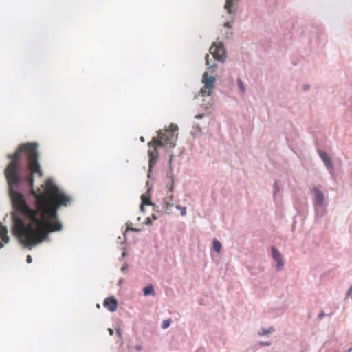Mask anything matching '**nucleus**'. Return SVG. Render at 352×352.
I'll list each match as a JSON object with an SVG mask.
<instances>
[{"label":"nucleus","instance_id":"24","mask_svg":"<svg viewBox=\"0 0 352 352\" xmlns=\"http://www.w3.org/2000/svg\"><path fill=\"white\" fill-rule=\"evenodd\" d=\"M324 316V311H321L319 314H318V318L319 319H321L323 316Z\"/></svg>","mask_w":352,"mask_h":352},{"label":"nucleus","instance_id":"14","mask_svg":"<svg viewBox=\"0 0 352 352\" xmlns=\"http://www.w3.org/2000/svg\"><path fill=\"white\" fill-rule=\"evenodd\" d=\"M212 89L213 88H210L208 85H204V87L201 88L200 91V94H201L202 96H210V94L212 93Z\"/></svg>","mask_w":352,"mask_h":352},{"label":"nucleus","instance_id":"31","mask_svg":"<svg viewBox=\"0 0 352 352\" xmlns=\"http://www.w3.org/2000/svg\"><path fill=\"white\" fill-rule=\"evenodd\" d=\"M352 351V346L349 348L346 352H351Z\"/></svg>","mask_w":352,"mask_h":352},{"label":"nucleus","instance_id":"16","mask_svg":"<svg viewBox=\"0 0 352 352\" xmlns=\"http://www.w3.org/2000/svg\"><path fill=\"white\" fill-rule=\"evenodd\" d=\"M171 323V319H167L164 320L162 323V329H167L169 327L170 324Z\"/></svg>","mask_w":352,"mask_h":352},{"label":"nucleus","instance_id":"5","mask_svg":"<svg viewBox=\"0 0 352 352\" xmlns=\"http://www.w3.org/2000/svg\"><path fill=\"white\" fill-rule=\"evenodd\" d=\"M210 52L218 60L224 61L226 50L222 43H214L210 48Z\"/></svg>","mask_w":352,"mask_h":352},{"label":"nucleus","instance_id":"19","mask_svg":"<svg viewBox=\"0 0 352 352\" xmlns=\"http://www.w3.org/2000/svg\"><path fill=\"white\" fill-rule=\"evenodd\" d=\"M271 332L272 331H258V335L261 336L269 338Z\"/></svg>","mask_w":352,"mask_h":352},{"label":"nucleus","instance_id":"4","mask_svg":"<svg viewBox=\"0 0 352 352\" xmlns=\"http://www.w3.org/2000/svg\"><path fill=\"white\" fill-rule=\"evenodd\" d=\"M166 186L168 188V192L167 193V196L164 198L162 205L164 212L167 214H170L173 207L174 206L173 194L174 190V181L173 178H170V181Z\"/></svg>","mask_w":352,"mask_h":352},{"label":"nucleus","instance_id":"11","mask_svg":"<svg viewBox=\"0 0 352 352\" xmlns=\"http://www.w3.org/2000/svg\"><path fill=\"white\" fill-rule=\"evenodd\" d=\"M0 239L4 243H8L9 241V236H8V229L1 223H0Z\"/></svg>","mask_w":352,"mask_h":352},{"label":"nucleus","instance_id":"17","mask_svg":"<svg viewBox=\"0 0 352 352\" xmlns=\"http://www.w3.org/2000/svg\"><path fill=\"white\" fill-rule=\"evenodd\" d=\"M176 208L179 210V211H181V215L182 216H186V207H182L180 205H177L176 206Z\"/></svg>","mask_w":352,"mask_h":352},{"label":"nucleus","instance_id":"34","mask_svg":"<svg viewBox=\"0 0 352 352\" xmlns=\"http://www.w3.org/2000/svg\"><path fill=\"white\" fill-rule=\"evenodd\" d=\"M3 246V244L0 241V248H1Z\"/></svg>","mask_w":352,"mask_h":352},{"label":"nucleus","instance_id":"2","mask_svg":"<svg viewBox=\"0 0 352 352\" xmlns=\"http://www.w3.org/2000/svg\"><path fill=\"white\" fill-rule=\"evenodd\" d=\"M178 130L177 125L170 124L168 129L164 131H159L157 133V139L159 142H162V146L166 148H174L176 146V141L177 140Z\"/></svg>","mask_w":352,"mask_h":352},{"label":"nucleus","instance_id":"1","mask_svg":"<svg viewBox=\"0 0 352 352\" xmlns=\"http://www.w3.org/2000/svg\"><path fill=\"white\" fill-rule=\"evenodd\" d=\"M38 147L34 142L20 144L8 155L10 162L4 170L14 208L12 232L25 247L36 245L49 233L60 231L62 224L58 210L72 202V197L62 192L50 179L42 186L43 191H34V176H43Z\"/></svg>","mask_w":352,"mask_h":352},{"label":"nucleus","instance_id":"32","mask_svg":"<svg viewBox=\"0 0 352 352\" xmlns=\"http://www.w3.org/2000/svg\"><path fill=\"white\" fill-rule=\"evenodd\" d=\"M225 25L226 27H230V23L228 22L226 23Z\"/></svg>","mask_w":352,"mask_h":352},{"label":"nucleus","instance_id":"3","mask_svg":"<svg viewBox=\"0 0 352 352\" xmlns=\"http://www.w3.org/2000/svg\"><path fill=\"white\" fill-rule=\"evenodd\" d=\"M148 155L149 157V169L151 170L155 165L158 160V147L163 146H162V142H159L158 139L155 138H153L152 140L150 142H148Z\"/></svg>","mask_w":352,"mask_h":352},{"label":"nucleus","instance_id":"7","mask_svg":"<svg viewBox=\"0 0 352 352\" xmlns=\"http://www.w3.org/2000/svg\"><path fill=\"white\" fill-rule=\"evenodd\" d=\"M103 305L109 311L113 312L118 308V300L113 296L107 297L104 300Z\"/></svg>","mask_w":352,"mask_h":352},{"label":"nucleus","instance_id":"25","mask_svg":"<svg viewBox=\"0 0 352 352\" xmlns=\"http://www.w3.org/2000/svg\"><path fill=\"white\" fill-rule=\"evenodd\" d=\"M204 115L203 113H201V114H198V115H197V116H195V118H197V119H201L202 118H204Z\"/></svg>","mask_w":352,"mask_h":352},{"label":"nucleus","instance_id":"26","mask_svg":"<svg viewBox=\"0 0 352 352\" xmlns=\"http://www.w3.org/2000/svg\"><path fill=\"white\" fill-rule=\"evenodd\" d=\"M146 224H147V225H151V221L149 217H148L146 219Z\"/></svg>","mask_w":352,"mask_h":352},{"label":"nucleus","instance_id":"28","mask_svg":"<svg viewBox=\"0 0 352 352\" xmlns=\"http://www.w3.org/2000/svg\"><path fill=\"white\" fill-rule=\"evenodd\" d=\"M116 334L118 337L121 338L122 336V331H116Z\"/></svg>","mask_w":352,"mask_h":352},{"label":"nucleus","instance_id":"35","mask_svg":"<svg viewBox=\"0 0 352 352\" xmlns=\"http://www.w3.org/2000/svg\"><path fill=\"white\" fill-rule=\"evenodd\" d=\"M153 218L154 219H157V217H156L155 214H153Z\"/></svg>","mask_w":352,"mask_h":352},{"label":"nucleus","instance_id":"30","mask_svg":"<svg viewBox=\"0 0 352 352\" xmlns=\"http://www.w3.org/2000/svg\"><path fill=\"white\" fill-rule=\"evenodd\" d=\"M109 334H110L111 336H113V333H114V331H109Z\"/></svg>","mask_w":352,"mask_h":352},{"label":"nucleus","instance_id":"10","mask_svg":"<svg viewBox=\"0 0 352 352\" xmlns=\"http://www.w3.org/2000/svg\"><path fill=\"white\" fill-rule=\"evenodd\" d=\"M319 155L323 162L330 168H333V165L331 163V158L328 155V154L324 151H319Z\"/></svg>","mask_w":352,"mask_h":352},{"label":"nucleus","instance_id":"18","mask_svg":"<svg viewBox=\"0 0 352 352\" xmlns=\"http://www.w3.org/2000/svg\"><path fill=\"white\" fill-rule=\"evenodd\" d=\"M237 84H238V86H239L240 90L242 92H244L245 91V87H244V85H243L242 80L240 78H239L237 80Z\"/></svg>","mask_w":352,"mask_h":352},{"label":"nucleus","instance_id":"21","mask_svg":"<svg viewBox=\"0 0 352 352\" xmlns=\"http://www.w3.org/2000/svg\"><path fill=\"white\" fill-rule=\"evenodd\" d=\"M208 57H209V56H208V54H207V55H206V65H207L208 67H214V65H210V63H209V60H208Z\"/></svg>","mask_w":352,"mask_h":352},{"label":"nucleus","instance_id":"12","mask_svg":"<svg viewBox=\"0 0 352 352\" xmlns=\"http://www.w3.org/2000/svg\"><path fill=\"white\" fill-rule=\"evenodd\" d=\"M142 199V204L140 206V210L142 212H144V206H152L153 204L151 203L150 198L148 196H146L145 194H143L141 196Z\"/></svg>","mask_w":352,"mask_h":352},{"label":"nucleus","instance_id":"8","mask_svg":"<svg viewBox=\"0 0 352 352\" xmlns=\"http://www.w3.org/2000/svg\"><path fill=\"white\" fill-rule=\"evenodd\" d=\"M216 79L213 76H209L208 72H205L202 76V82L210 88H214Z\"/></svg>","mask_w":352,"mask_h":352},{"label":"nucleus","instance_id":"22","mask_svg":"<svg viewBox=\"0 0 352 352\" xmlns=\"http://www.w3.org/2000/svg\"><path fill=\"white\" fill-rule=\"evenodd\" d=\"M135 349L137 351H141V350H142V346L141 345H136V346H135Z\"/></svg>","mask_w":352,"mask_h":352},{"label":"nucleus","instance_id":"6","mask_svg":"<svg viewBox=\"0 0 352 352\" xmlns=\"http://www.w3.org/2000/svg\"><path fill=\"white\" fill-rule=\"evenodd\" d=\"M272 253L273 258L277 262L276 270L278 271L281 270L284 265V261L281 254L274 247L272 248Z\"/></svg>","mask_w":352,"mask_h":352},{"label":"nucleus","instance_id":"9","mask_svg":"<svg viewBox=\"0 0 352 352\" xmlns=\"http://www.w3.org/2000/svg\"><path fill=\"white\" fill-rule=\"evenodd\" d=\"M315 194L314 203L316 206H322L324 202V196L323 193L318 188L314 190Z\"/></svg>","mask_w":352,"mask_h":352},{"label":"nucleus","instance_id":"15","mask_svg":"<svg viewBox=\"0 0 352 352\" xmlns=\"http://www.w3.org/2000/svg\"><path fill=\"white\" fill-rule=\"evenodd\" d=\"M213 248H214V250L217 252H219L221 250V243L217 240V239H214L213 241Z\"/></svg>","mask_w":352,"mask_h":352},{"label":"nucleus","instance_id":"20","mask_svg":"<svg viewBox=\"0 0 352 352\" xmlns=\"http://www.w3.org/2000/svg\"><path fill=\"white\" fill-rule=\"evenodd\" d=\"M258 344L261 346H270L271 345V342L270 341H259L258 342Z\"/></svg>","mask_w":352,"mask_h":352},{"label":"nucleus","instance_id":"36","mask_svg":"<svg viewBox=\"0 0 352 352\" xmlns=\"http://www.w3.org/2000/svg\"><path fill=\"white\" fill-rule=\"evenodd\" d=\"M308 88H309V87H308V86H306V87H305V90H307Z\"/></svg>","mask_w":352,"mask_h":352},{"label":"nucleus","instance_id":"13","mask_svg":"<svg viewBox=\"0 0 352 352\" xmlns=\"http://www.w3.org/2000/svg\"><path fill=\"white\" fill-rule=\"evenodd\" d=\"M143 292L144 296L152 295L154 296L155 292L154 291L153 287L152 285H147L143 289Z\"/></svg>","mask_w":352,"mask_h":352},{"label":"nucleus","instance_id":"23","mask_svg":"<svg viewBox=\"0 0 352 352\" xmlns=\"http://www.w3.org/2000/svg\"><path fill=\"white\" fill-rule=\"evenodd\" d=\"M32 261V256H31L30 255H28V256H27V262L30 263H31Z\"/></svg>","mask_w":352,"mask_h":352},{"label":"nucleus","instance_id":"29","mask_svg":"<svg viewBox=\"0 0 352 352\" xmlns=\"http://www.w3.org/2000/svg\"><path fill=\"white\" fill-rule=\"evenodd\" d=\"M172 160H173V157H170V160H169V164H170V167L171 168V163H172Z\"/></svg>","mask_w":352,"mask_h":352},{"label":"nucleus","instance_id":"27","mask_svg":"<svg viewBox=\"0 0 352 352\" xmlns=\"http://www.w3.org/2000/svg\"><path fill=\"white\" fill-rule=\"evenodd\" d=\"M131 230L135 231V232H138L139 231V230H138V229L133 228H129V227L127 228V230Z\"/></svg>","mask_w":352,"mask_h":352},{"label":"nucleus","instance_id":"33","mask_svg":"<svg viewBox=\"0 0 352 352\" xmlns=\"http://www.w3.org/2000/svg\"><path fill=\"white\" fill-rule=\"evenodd\" d=\"M352 292V287L349 289V291H348V294H349L350 292Z\"/></svg>","mask_w":352,"mask_h":352}]
</instances>
